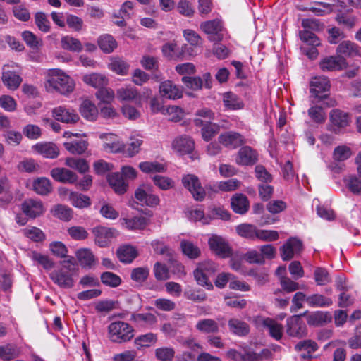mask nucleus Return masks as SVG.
Segmentation results:
<instances>
[{
  "label": "nucleus",
  "mask_w": 361,
  "mask_h": 361,
  "mask_svg": "<svg viewBox=\"0 0 361 361\" xmlns=\"http://www.w3.org/2000/svg\"><path fill=\"white\" fill-rule=\"evenodd\" d=\"M308 116L315 123H324L326 119V115L323 108L315 105L311 106L307 111Z\"/></svg>",
  "instance_id": "nucleus-49"
},
{
  "label": "nucleus",
  "mask_w": 361,
  "mask_h": 361,
  "mask_svg": "<svg viewBox=\"0 0 361 361\" xmlns=\"http://www.w3.org/2000/svg\"><path fill=\"white\" fill-rule=\"evenodd\" d=\"M101 281L107 286L116 288L121 285L122 281L121 277L117 274L110 271H106L101 275Z\"/></svg>",
  "instance_id": "nucleus-53"
},
{
  "label": "nucleus",
  "mask_w": 361,
  "mask_h": 361,
  "mask_svg": "<svg viewBox=\"0 0 361 361\" xmlns=\"http://www.w3.org/2000/svg\"><path fill=\"white\" fill-rule=\"evenodd\" d=\"M257 227L250 224H242L236 227L237 233L247 239L252 240H256Z\"/></svg>",
  "instance_id": "nucleus-44"
},
{
  "label": "nucleus",
  "mask_w": 361,
  "mask_h": 361,
  "mask_svg": "<svg viewBox=\"0 0 361 361\" xmlns=\"http://www.w3.org/2000/svg\"><path fill=\"white\" fill-rule=\"evenodd\" d=\"M133 328L126 322L118 321L108 326V334L111 341L122 343L130 341L134 336Z\"/></svg>",
  "instance_id": "nucleus-2"
},
{
  "label": "nucleus",
  "mask_w": 361,
  "mask_h": 361,
  "mask_svg": "<svg viewBox=\"0 0 361 361\" xmlns=\"http://www.w3.org/2000/svg\"><path fill=\"white\" fill-rule=\"evenodd\" d=\"M330 124L329 130L339 133L351 123V117L347 112L338 109H332L329 114Z\"/></svg>",
  "instance_id": "nucleus-6"
},
{
  "label": "nucleus",
  "mask_w": 361,
  "mask_h": 361,
  "mask_svg": "<svg viewBox=\"0 0 361 361\" xmlns=\"http://www.w3.org/2000/svg\"><path fill=\"white\" fill-rule=\"evenodd\" d=\"M149 274L148 267H137L131 271L130 277L135 282L142 283L147 279Z\"/></svg>",
  "instance_id": "nucleus-63"
},
{
  "label": "nucleus",
  "mask_w": 361,
  "mask_h": 361,
  "mask_svg": "<svg viewBox=\"0 0 361 361\" xmlns=\"http://www.w3.org/2000/svg\"><path fill=\"white\" fill-rule=\"evenodd\" d=\"M182 183L191 192L195 200H203L206 192L197 176L193 174L185 175L182 178Z\"/></svg>",
  "instance_id": "nucleus-9"
},
{
  "label": "nucleus",
  "mask_w": 361,
  "mask_h": 361,
  "mask_svg": "<svg viewBox=\"0 0 361 361\" xmlns=\"http://www.w3.org/2000/svg\"><path fill=\"white\" fill-rule=\"evenodd\" d=\"M18 171L26 173H35L39 169V165L32 159H25L17 166Z\"/></svg>",
  "instance_id": "nucleus-58"
},
{
  "label": "nucleus",
  "mask_w": 361,
  "mask_h": 361,
  "mask_svg": "<svg viewBox=\"0 0 361 361\" xmlns=\"http://www.w3.org/2000/svg\"><path fill=\"white\" fill-rule=\"evenodd\" d=\"M152 94L150 89H145L142 94L136 88L132 86H125L116 90L117 99L121 102H134L137 106H141L142 98L147 99Z\"/></svg>",
  "instance_id": "nucleus-4"
},
{
  "label": "nucleus",
  "mask_w": 361,
  "mask_h": 361,
  "mask_svg": "<svg viewBox=\"0 0 361 361\" xmlns=\"http://www.w3.org/2000/svg\"><path fill=\"white\" fill-rule=\"evenodd\" d=\"M31 259L42 265L46 270H50L54 267V263L47 255H42L37 252H32L30 254Z\"/></svg>",
  "instance_id": "nucleus-55"
},
{
  "label": "nucleus",
  "mask_w": 361,
  "mask_h": 361,
  "mask_svg": "<svg viewBox=\"0 0 361 361\" xmlns=\"http://www.w3.org/2000/svg\"><path fill=\"white\" fill-rule=\"evenodd\" d=\"M19 66L16 63L5 64L1 68V81L4 86L11 91L18 90L22 83L20 70H16Z\"/></svg>",
  "instance_id": "nucleus-3"
},
{
  "label": "nucleus",
  "mask_w": 361,
  "mask_h": 361,
  "mask_svg": "<svg viewBox=\"0 0 361 361\" xmlns=\"http://www.w3.org/2000/svg\"><path fill=\"white\" fill-rule=\"evenodd\" d=\"M174 151L181 155L191 153L195 148L194 141L189 137L180 136L176 138L172 143Z\"/></svg>",
  "instance_id": "nucleus-20"
},
{
  "label": "nucleus",
  "mask_w": 361,
  "mask_h": 361,
  "mask_svg": "<svg viewBox=\"0 0 361 361\" xmlns=\"http://www.w3.org/2000/svg\"><path fill=\"white\" fill-rule=\"evenodd\" d=\"M287 334L290 336L302 337L306 335V326L298 316L287 320Z\"/></svg>",
  "instance_id": "nucleus-17"
},
{
  "label": "nucleus",
  "mask_w": 361,
  "mask_h": 361,
  "mask_svg": "<svg viewBox=\"0 0 361 361\" xmlns=\"http://www.w3.org/2000/svg\"><path fill=\"white\" fill-rule=\"evenodd\" d=\"M21 36L26 44L32 49H38L42 45V40L30 31L23 32Z\"/></svg>",
  "instance_id": "nucleus-56"
},
{
  "label": "nucleus",
  "mask_w": 361,
  "mask_h": 361,
  "mask_svg": "<svg viewBox=\"0 0 361 361\" xmlns=\"http://www.w3.org/2000/svg\"><path fill=\"white\" fill-rule=\"evenodd\" d=\"M22 210L30 218L39 216L44 212L42 202L32 199L25 200L22 204Z\"/></svg>",
  "instance_id": "nucleus-22"
},
{
  "label": "nucleus",
  "mask_w": 361,
  "mask_h": 361,
  "mask_svg": "<svg viewBox=\"0 0 361 361\" xmlns=\"http://www.w3.org/2000/svg\"><path fill=\"white\" fill-rule=\"evenodd\" d=\"M32 149L45 158L55 159L59 154L58 147L52 142L37 143Z\"/></svg>",
  "instance_id": "nucleus-23"
},
{
  "label": "nucleus",
  "mask_w": 361,
  "mask_h": 361,
  "mask_svg": "<svg viewBox=\"0 0 361 361\" xmlns=\"http://www.w3.org/2000/svg\"><path fill=\"white\" fill-rule=\"evenodd\" d=\"M257 160V152L248 146L240 148L235 159L236 163L240 165H252Z\"/></svg>",
  "instance_id": "nucleus-21"
},
{
  "label": "nucleus",
  "mask_w": 361,
  "mask_h": 361,
  "mask_svg": "<svg viewBox=\"0 0 361 361\" xmlns=\"http://www.w3.org/2000/svg\"><path fill=\"white\" fill-rule=\"evenodd\" d=\"M222 101L225 109L227 110H239L244 107L243 100L231 92L224 93Z\"/></svg>",
  "instance_id": "nucleus-27"
},
{
  "label": "nucleus",
  "mask_w": 361,
  "mask_h": 361,
  "mask_svg": "<svg viewBox=\"0 0 361 361\" xmlns=\"http://www.w3.org/2000/svg\"><path fill=\"white\" fill-rule=\"evenodd\" d=\"M65 164L80 173H86L90 169L87 161L80 158L67 157L65 160Z\"/></svg>",
  "instance_id": "nucleus-42"
},
{
  "label": "nucleus",
  "mask_w": 361,
  "mask_h": 361,
  "mask_svg": "<svg viewBox=\"0 0 361 361\" xmlns=\"http://www.w3.org/2000/svg\"><path fill=\"white\" fill-rule=\"evenodd\" d=\"M100 138L106 139L103 148L108 152L117 153L124 151L126 145L114 134H102Z\"/></svg>",
  "instance_id": "nucleus-16"
},
{
  "label": "nucleus",
  "mask_w": 361,
  "mask_h": 361,
  "mask_svg": "<svg viewBox=\"0 0 361 361\" xmlns=\"http://www.w3.org/2000/svg\"><path fill=\"white\" fill-rule=\"evenodd\" d=\"M352 155L350 148L346 145L336 147L333 152V159L336 161H343L349 159Z\"/></svg>",
  "instance_id": "nucleus-59"
},
{
  "label": "nucleus",
  "mask_w": 361,
  "mask_h": 361,
  "mask_svg": "<svg viewBox=\"0 0 361 361\" xmlns=\"http://www.w3.org/2000/svg\"><path fill=\"white\" fill-rule=\"evenodd\" d=\"M196 328L200 331L204 333H216L219 331L217 323L211 319H204L198 321Z\"/></svg>",
  "instance_id": "nucleus-50"
},
{
  "label": "nucleus",
  "mask_w": 361,
  "mask_h": 361,
  "mask_svg": "<svg viewBox=\"0 0 361 361\" xmlns=\"http://www.w3.org/2000/svg\"><path fill=\"white\" fill-rule=\"evenodd\" d=\"M157 335L153 333H147L137 336L134 343L137 347H149L157 342Z\"/></svg>",
  "instance_id": "nucleus-61"
},
{
  "label": "nucleus",
  "mask_w": 361,
  "mask_h": 361,
  "mask_svg": "<svg viewBox=\"0 0 361 361\" xmlns=\"http://www.w3.org/2000/svg\"><path fill=\"white\" fill-rule=\"evenodd\" d=\"M136 249L130 245H123L117 250V256L121 262L130 263L137 257Z\"/></svg>",
  "instance_id": "nucleus-35"
},
{
  "label": "nucleus",
  "mask_w": 361,
  "mask_h": 361,
  "mask_svg": "<svg viewBox=\"0 0 361 361\" xmlns=\"http://www.w3.org/2000/svg\"><path fill=\"white\" fill-rule=\"evenodd\" d=\"M97 43L101 50L106 54L111 53L117 47V43L114 37L107 34L100 36Z\"/></svg>",
  "instance_id": "nucleus-39"
},
{
  "label": "nucleus",
  "mask_w": 361,
  "mask_h": 361,
  "mask_svg": "<svg viewBox=\"0 0 361 361\" xmlns=\"http://www.w3.org/2000/svg\"><path fill=\"white\" fill-rule=\"evenodd\" d=\"M159 92L162 97L177 99L182 97V90L170 80H166L159 85Z\"/></svg>",
  "instance_id": "nucleus-18"
},
{
  "label": "nucleus",
  "mask_w": 361,
  "mask_h": 361,
  "mask_svg": "<svg viewBox=\"0 0 361 361\" xmlns=\"http://www.w3.org/2000/svg\"><path fill=\"white\" fill-rule=\"evenodd\" d=\"M336 53L340 56L341 55L345 56H361V47L351 41L345 40L338 44L336 48Z\"/></svg>",
  "instance_id": "nucleus-25"
},
{
  "label": "nucleus",
  "mask_w": 361,
  "mask_h": 361,
  "mask_svg": "<svg viewBox=\"0 0 361 361\" xmlns=\"http://www.w3.org/2000/svg\"><path fill=\"white\" fill-rule=\"evenodd\" d=\"M68 199L72 205L77 208L82 209L88 207L91 204L88 196L78 192H70Z\"/></svg>",
  "instance_id": "nucleus-40"
},
{
  "label": "nucleus",
  "mask_w": 361,
  "mask_h": 361,
  "mask_svg": "<svg viewBox=\"0 0 361 361\" xmlns=\"http://www.w3.org/2000/svg\"><path fill=\"white\" fill-rule=\"evenodd\" d=\"M33 190L39 195H47L52 190L51 181L44 177L37 178L32 183Z\"/></svg>",
  "instance_id": "nucleus-34"
},
{
  "label": "nucleus",
  "mask_w": 361,
  "mask_h": 361,
  "mask_svg": "<svg viewBox=\"0 0 361 361\" xmlns=\"http://www.w3.org/2000/svg\"><path fill=\"white\" fill-rule=\"evenodd\" d=\"M139 169L145 173H164L166 165L158 161H142L139 164Z\"/></svg>",
  "instance_id": "nucleus-32"
},
{
  "label": "nucleus",
  "mask_w": 361,
  "mask_h": 361,
  "mask_svg": "<svg viewBox=\"0 0 361 361\" xmlns=\"http://www.w3.org/2000/svg\"><path fill=\"white\" fill-rule=\"evenodd\" d=\"M35 22L40 31L45 33L49 32L51 28L50 22L44 13H36L35 15Z\"/></svg>",
  "instance_id": "nucleus-60"
},
{
  "label": "nucleus",
  "mask_w": 361,
  "mask_h": 361,
  "mask_svg": "<svg viewBox=\"0 0 361 361\" xmlns=\"http://www.w3.org/2000/svg\"><path fill=\"white\" fill-rule=\"evenodd\" d=\"M132 320L140 325L152 326L157 323V317L152 313H137L132 315Z\"/></svg>",
  "instance_id": "nucleus-48"
},
{
  "label": "nucleus",
  "mask_w": 361,
  "mask_h": 361,
  "mask_svg": "<svg viewBox=\"0 0 361 361\" xmlns=\"http://www.w3.org/2000/svg\"><path fill=\"white\" fill-rule=\"evenodd\" d=\"M54 216L64 221H70L73 217V211L71 208L63 204H57L51 210Z\"/></svg>",
  "instance_id": "nucleus-46"
},
{
  "label": "nucleus",
  "mask_w": 361,
  "mask_h": 361,
  "mask_svg": "<svg viewBox=\"0 0 361 361\" xmlns=\"http://www.w3.org/2000/svg\"><path fill=\"white\" fill-rule=\"evenodd\" d=\"M82 80L86 84L94 87H101L107 84V78L99 73H90L83 76Z\"/></svg>",
  "instance_id": "nucleus-45"
},
{
  "label": "nucleus",
  "mask_w": 361,
  "mask_h": 361,
  "mask_svg": "<svg viewBox=\"0 0 361 361\" xmlns=\"http://www.w3.org/2000/svg\"><path fill=\"white\" fill-rule=\"evenodd\" d=\"M66 264L73 266L75 264L74 258L71 257L67 260H64L63 262V267L50 273L49 276L53 282L59 286L63 288H71L73 287L74 281L71 274L65 270Z\"/></svg>",
  "instance_id": "nucleus-5"
},
{
  "label": "nucleus",
  "mask_w": 361,
  "mask_h": 361,
  "mask_svg": "<svg viewBox=\"0 0 361 361\" xmlns=\"http://www.w3.org/2000/svg\"><path fill=\"white\" fill-rule=\"evenodd\" d=\"M81 115L88 121H95L98 116L97 106L90 100H85L80 105Z\"/></svg>",
  "instance_id": "nucleus-30"
},
{
  "label": "nucleus",
  "mask_w": 361,
  "mask_h": 361,
  "mask_svg": "<svg viewBox=\"0 0 361 361\" xmlns=\"http://www.w3.org/2000/svg\"><path fill=\"white\" fill-rule=\"evenodd\" d=\"M75 82L63 71L58 68L47 71L45 79V87L48 92L56 91L63 95H68L75 89Z\"/></svg>",
  "instance_id": "nucleus-1"
},
{
  "label": "nucleus",
  "mask_w": 361,
  "mask_h": 361,
  "mask_svg": "<svg viewBox=\"0 0 361 361\" xmlns=\"http://www.w3.org/2000/svg\"><path fill=\"white\" fill-rule=\"evenodd\" d=\"M143 143L142 136L139 135H132L126 149V154L129 157H133L140 151V147Z\"/></svg>",
  "instance_id": "nucleus-47"
},
{
  "label": "nucleus",
  "mask_w": 361,
  "mask_h": 361,
  "mask_svg": "<svg viewBox=\"0 0 361 361\" xmlns=\"http://www.w3.org/2000/svg\"><path fill=\"white\" fill-rule=\"evenodd\" d=\"M310 92L315 97L319 94L329 91L330 82L325 76H319L313 78L310 81Z\"/></svg>",
  "instance_id": "nucleus-26"
},
{
  "label": "nucleus",
  "mask_w": 361,
  "mask_h": 361,
  "mask_svg": "<svg viewBox=\"0 0 361 361\" xmlns=\"http://www.w3.org/2000/svg\"><path fill=\"white\" fill-rule=\"evenodd\" d=\"M200 27L207 35L211 42H220L223 39L224 35L223 25L221 20L214 19L202 22Z\"/></svg>",
  "instance_id": "nucleus-7"
},
{
  "label": "nucleus",
  "mask_w": 361,
  "mask_h": 361,
  "mask_svg": "<svg viewBox=\"0 0 361 361\" xmlns=\"http://www.w3.org/2000/svg\"><path fill=\"white\" fill-rule=\"evenodd\" d=\"M154 353L159 361H172L175 356V350L171 347H161L157 348Z\"/></svg>",
  "instance_id": "nucleus-57"
},
{
  "label": "nucleus",
  "mask_w": 361,
  "mask_h": 361,
  "mask_svg": "<svg viewBox=\"0 0 361 361\" xmlns=\"http://www.w3.org/2000/svg\"><path fill=\"white\" fill-rule=\"evenodd\" d=\"M319 66L324 71H340L347 67L346 60L340 56H329L323 59Z\"/></svg>",
  "instance_id": "nucleus-15"
},
{
  "label": "nucleus",
  "mask_w": 361,
  "mask_h": 361,
  "mask_svg": "<svg viewBox=\"0 0 361 361\" xmlns=\"http://www.w3.org/2000/svg\"><path fill=\"white\" fill-rule=\"evenodd\" d=\"M95 243L102 247H106L117 235V231L113 228L97 226L93 228Z\"/></svg>",
  "instance_id": "nucleus-12"
},
{
  "label": "nucleus",
  "mask_w": 361,
  "mask_h": 361,
  "mask_svg": "<svg viewBox=\"0 0 361 361\" xmlns=\"http://www.w3.org/2000/svg\"><path fill=\"white\" fill-rule=\"evenodd\" d=\"M302 248V241L296 238H290L281 247V258L284 261L291 259L295 253L300 252Z\"/></svg>",
  "instance_id": "nucleus-14"
},
{
  "label": "nucleus",
  "mask_w": 361,
  "mask_h": 361,
  "mask_svg": "<svg viewBox=\"0 0 361 361\" xmlns=\"http://www.w3.org/2000/svg\"><path fill=\"white\" fill-rule=\"evenodd\" d=\"M76 257L80 264L85 268H90L94 263L95 259L90 249L82 248L76 252Z\"/></svg>",
  "instance_id": "nucleus-37"
},
{
  "label": "nucleus",
  "mask_w": 361,
  "mask_h": 361,
  "mask_svg": "<svg viewBox=\"0 0 361 361\" xmlns=\"http://www.w3.org/2000/svg\"><path fill=\"white\" fill-rule=\"evenodd\" d=\"M255 323L258 328H262L268 331L269 335L276 341L282 338L283 328L282 325L271 318L257 317Z\"/></svg>",
  "instance_id": "nucleus-8"
},
{
  "label": "nucleus",
  "mask_w": 361,
  "mask_h": 361,
  "mask_svg": "<svg viewBox=\"0 0 361 361\" xmlns=\"http://www.w3.org/2000/svg\"><path fill=\"white\" fill-rule=\"evenodd\" d=\"M218 140L220 144L230 149H236L245 142L243 137L234 131H227L221 134Z\"/></svg>",
  "instance_id": "nucleus-13"
},
{
  "label": "nucleus",
  "mask_w": 361,
  "mask_h": 361,
  "mask_svg": "<svg viewBox=\"0 0 361 361\" xmlns=\"http://www.w3.org/2000/svg\"><path fill=\"white\" fill-rule=\"evenodd\" d=\"M149 223V219L140 216L131 219L123 218L121 219V224L123 228L128 230H142Z\"/></svg>",
  "instance_id": "nucleus-24"
},
{
  "label": "nucleus",
  "mask_w": 361,
  "mask_h": 361,
  "mask_svg": "<svg viewBox=\"0 0 361 361\" xmlns=\"http://www.w3.org/2000/svg\"><path fill=\"white\" fill-rule=\"evenodd\" d=\"M231 207L236 213L243 214L247 212L249 204L246 196L242 194H236L231 200Z\"/></svg>",
  "instance_id": "nucleus-33"
},
{
  "label": "nucleus",
  "mask_w": 361,
  "mask_h": 361,
  "mask_svg": "<svg viewBox=\"0 0 361 361\" xmlns=\"http://www.w3.org/2000/svg\"><path fill=\"white\" fill-rule=\"evenodd\" d=\"M343 181L350 192L361 195V180L360 178L354 175H348L344 178Z\"/></svg>",
  "instance_id": "nucleus-51"
},
{
  "label": "nucleus",
  "mask_w": 361,
  "mask_h": 361,
  "mask_svg": "<svg viewBox=\"0 0 361 361\" xmlns=\"http://www.w3.org/2000/svg\"><path fill=\"white\" fill-rule=\"evenodd\" d=\"M152 180L154 185L163 190H169L175 186L174 181L169 177L154 176Z\"/></svg>",
  "instance_id": "nucleus-62"
},
{
  "label": "nucleus",
  "mask_w": 361,
  "mask_h": 361,
  "mask_svg": "<svg viewBox=\"0 0 361 361\" xmlns=\"http://www.w3.org/2000/svg\"><path fill=\"white\" fill-rule=\"evenodd\" d=\"M228 359L234 361H259V357L253 352H247L242 354L235 349H230L226 353Z\"/></svg>",
  "instance_id": "nucleus-31"
},
{
  "label": "nucleus",
  "mask_w": 361,
  "mask_h": 361,
  "mask_svg": "<svg viewBox=\"0 0 361 361\" xmlns=\"http://www.w3.org/2000/svg\"><path fill=\"white\" fill-rule=\"evenodd\" d=\"M314 278L318 286H324L331 282L329 274L324 268H316L314 271Z\"/></svg>",
  "instance_id": "nucleus-64"
},
{
  "label": "nucleus",
  "mask_w": 361,
  "mask_h": 361,
  "mask_svg": "<svg viewBox=\"0 0 361 361\" xmlns=\"http://www.w3.org/2000/svg\"><path fill=\"white\" fill-rule=\"evenodd\" d=\"M60 45L61 49L72 52L78 53L83 49L81 42L78 39L71 35L63 36L61 38Z\"/></svg>",
  "instance_id": "nucleus-28"
},
{
  "label": "nucleus",
  "mask_w": 361,
  "mask_h": 361,
  "mask_svg": "<svg viewBox=\"0 0 361 361\" xmlns=\"http://www.w3.org/2000/svg\"><path fill=\"white\" fill-rule=\"evenodd\" d=\"M307 304L312 307H328L332 304V300L320 294H313L306 298Z\"/></svg>",
  "instance_id": "nucleus-43"
},
{
  "label": "nucleus",
  "mask_w": 361,
  "mask_h": 361,
  "mask_svg": "<svg viewBox=\"0 0 361 361\" xmlns=\"http://www.w3.org/2000/svg\"><path fill=\"white\" fill-rule=\"evenodd\" d=\"M180 247L184 255H187L190 259H196L200 255V250L199 247L190 241H181Z\"/></svg>",
  "instance_id": "nucleus-54"
},
{
  "label": "nucleus",
  "mask_w": 361,
  "mask_h": 361,
  "mask_svg": "<svg viewBox=\"0 0 361 361\" xmlns=\"http://www.w3.org/2000/svg\"><path fill=\"white\" fill-rule=\"evenodd\" d=\"M108 182L116 193L121 195L126 192L128 184L125 183L119 173H112L108 175Z\"/></svg>",
  "instance_id": "nucleus-29"
},
{
  "label": "nucleus",
  "mask_w": 361,
  "mask_h": 361,
  "mask_svg": "<svg viewBox=\"0 0 361 361\" xmlns=\"http://www.w3.org/2000/svg\"><path fill=\"white\" fill-rule=\"evenodd\" d=\"M208 243L210 250L219 257L227 258L232 254V250L228 243L221 236L212 235L209 238Z\"/></svg>",
  "instance_id": "nucleus-10"
},
{
  "label": "nucleus",
  "mask_w": 361,
  "mask_h": 361,
  "mask_svg": "<svg viewBox=\"0 0 361 361\" xmlns=\"http://www.w3.org/2000/svg\"><path fill=\"white\" fill-rule=\"evenodd\" d=\"M63 146L70 153L80 155L87 149L88 142L86 140H81L64 142Z\"/></svg>",
  "instance_id": "nucleus-38"
},
{
  "label": "nucleus",
  "mask_w": 361,
  "mask_h": 361,
  "mask_svg": "<svg viewBox=\"0 0 361 361\" xmlns=\"http://www.w3.org/2000/svg\"><path fill=\"white\" fill-rule=\"evenodd\" d=\"M50 174L55 180L61 183H74L78 180L77 174L66 168H54Z\"/></svg>",
  "instance_id": "nucleus-19"
},
{
  "label": "nucleus",
  "mask_w": 361,
  "mask_h": 361,
  "mask_svg": "<svg viewBox=\"0 0 361 361\" xmlns=\"http://www.w3.org/2000/svg\"><path fill=\"white\" fill-rule=\"evenodd\" d=\"M228 327L233 334L239 336L247 334L250 331L248 324L238 319H231L228 321Z\"/></svg>",
  "instance_id": "nucleus-41"
},
{
  "label": "nucleus",
  "mask_w": 361,
  "mask_h": 361,
  "mask_svg": "<svg viewBox=\"0 0 361 361\" xmlns=\"http://www.w3.org/2000/svg\"><path fill=\"white\" fill-rule=\"evenodd\" d=\"M108 67L116 74L125 75L128 71L129 66L126 61L121 59H113Z\"/></svg>",
  "instance_id": "nucleus-52"
},
{
  "label": "nucleus",
  "mask_w": 361,
  "mask_h": 361,
  "mask_svg": "<svg viewBox=\"0 0 361 361\" xmlns=\"http://www.w3.org/2000/svg\"><path fill=\"white\" fill-rule=\"evenodd\" d=\"M52 116L57 121L66 123H75L79 121V116L75 110L63 106L55 107L51 111Z\"/></svg>",
  "instance_id": "nucleus-11"
},
{
  "label": "nucleus",
  "mask_w": 361,
  "mask_h": 361,
  "mask_svg": "<svg viewBox=\"0 0 361 361\" xmlns=\"http://www.w3.org/2000/svg\"><path fill=\"white\" fill-rule=\"evenodd\" d=\"M20 350L13 344L0 345V358L4 361H10L19 357Z\"/></svg>",
  "instance_id": "nucleus-36"
}]
</instances>
